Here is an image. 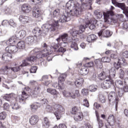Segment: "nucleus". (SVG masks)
I'll use <instances>...</instances> for the list:
<instances>
[{
	"label": "nucleus",
	"mask_w": 128,
	"mask_h": 128,
	"mask_svg": "<svg viewBox=\"0 0 128 128\" xmlns=\"http://www.w3.org/2000/svg\"><path fill=\"white\" fill-rule=\"evenodd\" d=\"M72 8V10H70V12H68V16H80V14H82V11L84 10L80 8V6L78 3L74 4V1L72 0H69L66 4V10H69Z\"/></svg>",
	"instance_id": "obj_1"
},
{
	"label": "nucleus",
	"mask_w": 128,
	"mask_h": 128,
	"mask_svg": "<svg viewBox=\"0 0 128 128\" xmlns=\"http://www.w3.org/2000/svg\"><path fill=\"white\" fill-rule=\"evenodd\" d=\"M52 106H50V105L48 104H47L45 106L46 110L48 112H52L54 108V114L56 116L57 120H60L62 116L64 114V108L62 105L56 104L54 103H53Z\"/></svg>",
	"instance_id": "obj_2"
},
{
	"label": "nucleus",
	"mask_w": 128,
	"mask_h": 128,
	"mask_svg": "<svg viewBox=\"0 0 128 128\" xmlns=\"http://www.w3.org/2000/svg\"><path fill=\"white\" fill-rule=\"evenodd\" d=\"M54 30L55 28L54 26L47 24L44 25V29L38 27L35 28L32 30V32L35 34L34 36H36L37 39L38 36H44L48 34V32H54Z\"/></svg>",
	"instance_id": "obj_3"
},
{
	"label": "nucleus",
	"mask_w": 128,
	"mask_h": 128,
	"mask_svg": "<svg viewBox=\"0 0 128 128\" xmlns=\"http://www.w3.org/2000/svg\"><path fill=\"white\" fill-rule=\"evenodd\" d=\"M29 86H36L32 90L30 87L26 88V90H28L32 98H36L38 94L40 92V87L38 86V82L34 80H31L30 82Z\"/></svg>",
	"instance_id": "obj_4"
},
{
	"label": "nucleus",
	"mask_w": 128,
	"mask_h": 128,
	"mask_svg": "<svg viewBox=\"0 0 128 128\" xmlns=\"http://www.w3.org/2000/svg\"><path fill=\"white\" fill-rule=\"evenodd\" d=\"M72 20V16H70V14H68V12L67 14V16H66L65 14H62L60 15V18L58 20L54 21V22L53 24H50V26H54L55 29L54 30H56V26H60V22L61 24H64V22H70Z\"/></svg>",
	"instance_id": "obj_5"
},
{
	"label": "nucleus",
	"mask_w": 128,
	"mask_h": 128,
	"mask_svg": "<svg viewBox=\"0 0 128 128\" xmlns=\"http://www.w3.org/2000/svg\"><path fill=\"white\" fill-rule=\"evenodd\" d=\"M86 30V27L83 24L80 25L79 28L74 27L70 30V32L72 36H76L82 34Z\"/></svg>",
	"instance_id": "obj_6"
},
{
	"label": "nucleus",
	"mask_w": 128,
	"mask_h": 128,
	"mask_svg": "<svg viewBox=\"0 0 128 128\" xmlns=\"http://www.w3.org/2000/svg\"><path fill=\"white\" fill-rule=\"evenodd\" d=\"M114 84V80L110 77H107L106 80L101 84L100 86L104 90H108L112 88V86Z\"/></svg>",
	"instance_id": "obj_7"
},
{
	"label": "nucleus",
	"mask_w": 128,
	"mask_h": 128,
	"mask_svg": "<svg viewBox=\"0 0 128 128\" xmlns=\"http://www.w3.org/2000/svg\"><path fill=\"white\" fill-rule=\"evenodd\" d=\"M108 100L110 104L112 102V104L116 103V106H118V96L117 94H116V92H111L108 95Z\"/></svg>",
	"instance_id": "obj_8"
},
{
	"label": "nucleus",
	"mask_w": 128,
	"mask_h": 128,
	"mask_svg": "<svg viewBox=\"0 0 128 128\" xmlns=\"http://www.w3.org/2000/svg\"><path fill=\"white\" fill-rule=\"evenodd\" d=\"M68 76V74H62L58 78V82H55L53 84L52 86L54 88H56L58 86V88H62V86L61 84H64V80Z\"/></svg>",
	"instance_id": "obj_9"
},
{
	"label": "nucleus",
	"mask_w": 128,
	"mask_h": 128,
	"mask_svg": "<svg viewBox=\"0 0 128 128\" xmlns=\"http://www.w3.org/2000/svg\"><path fill=\"white\" fill-rule=\"evenodd\" d=\"M36 60V57L35 56L27 57L26 60H24L22 61V64H21V66H30V64H32Z\"/></svg>",
	"instance_id": "obj_10"
},
{
	"label": "nucleus",
	"mask_w": 128,
	"mask_h": 128,
	"mask_svg": "<svg viewBox=\"0 0 128 128\" xmlns=\"http://www.w3.org/2000/svg\"><path fill=\"white\" fill-rule=\"evenodd\" d=\"M28 98V96L26 92L24 91L22 92V94L19 95L16 97V100L20 104H26V100Z\"/></svg>",
	"instance_id": "obj_11"
},
{
	"label": "nucleus",
	"mask_w": 128,
	"mask_h": 128,
	"mask_svg": "<svg viewBox=\"0 0 128 128\" xmlns=\"http://www.w3.org/2000/svg\"><path fill=\"white\" fill-rule=\"evenodd\" d=\"M112 14L110 12H103V16L104 18V22H107V24H112Z\"/></svg>",
	"instance_id": "obj_12"
},
{
	"label": "nucleus",
	"mask_w": 128,
	"mask_h": 128,
	"mask_svg": "<svg viewBox=\"0 0 128 128\" xmlns=\"http://www.w3.org/2000/svg\"><path fill=\"white\" fill-rule=\"evenodd\" d=\"M18 50V47L14 45H12L10 46H8L6 48V51L8 52L9 54H14V52H16Z\"/></svg>",
	"instance_id": "obj_13"
},
{
	"label": "nucleus",
	"mask_w": 128,
	"mask_h": 128,
	"mask_svg": "<svg viewBox=\"0 0 128 128\" xmlns=\"http://www.w3.org/2000/svg\"><path fill=\"white\" fill-rule=\"evenodd\" d=\"M96 20H92L90 21V20H89V21H88L87 24L84 26L85 29L86 28H88H88H90V30H92L96 28Z\"/></svg>",
	"instance_id": "obj_14"
},
{
	"label": "nucleus",
	"mask_w": 128,
	"mask_h": 128,
	"mask_svg": "<svg viewBox=\"0 0 128 128\" xmlns=\"http://www.w3.org/2000/svg\"><path fill=\"white\" fill-rule=\"evenodd\" d=\"M16 95L14 94H6V96H4L3 98L9 102H12V100H16Z\"/></svg>",
	"instance_id": "obj_15"
},
{
	"label": "nucleus",
	"mask_w": 128,
	"mask_h": 128,
	"mask_svg": "<svg viewBox=\"0 0 128 128\" xmlns=\"http://www.w3.org/2000/svg\"><path fill=\"white\" fill-rule=\"evenodd\" d=\"M32 16L34 18H38L40 16V9L38 8V6H34L32 10Z\"/></svg>",
	"instance_id": "obj_16"
},
{
	"label": "nucleus",
	"mask_w": 128,
	"mask_h": 128,
	"mask_svg": "<svg viewBox=\"0 0 128 128\" xmlns=\"http://www.w3.org/2000/svg\"><path fill=\"white\" fill-rule=\"evenodd\" d=\"M98 72V78L100 80H106V74L104 71H102V70H99L97 71Z\"/></svg>",
	"instance_id": "obj_17"
},
{
	"label": "nucleus",
	"mask_w": 128,
	"mask_h": 128,
	"mask_svg": "<svg viewBox=\"0 0 128 128\" xmlns=\"http://www.w3.org/2000/svg\"><path fill=\"white\" fill-rule=\"evenodd\" d=\"M37 40L36 36H28L25 38L24 42L25 44H34V40Z\"/></svg>",
	"instance_id": "obj_18"
},
{
	"label": "nucleus",
	"mask_w": 128,
	"mask_h": 128,
	"mask_svg": "<svg viewBox=\"0 0 128 128\" xmlns=\"http://www.w3.org/2000/svg\"><path fill=\"white\" fill-rule=\"evenodd\" d=\"M114 6H117V8H119L122 10H124L126 8V4L124 3H120L116 1V0H111Z\"/></svg>",
	"instance_id": "obj_19"
},
{
	"label": "nucleus",
	"mask_w": 128,
	"mask_h": 128,
	"mask_svg": "<svg viewBox=\"0 0 128 128\" xmlns=\"http://www.w3.org/2000/svg\"><path fill=\"white\" fill-rule=\"evenodd\" d=\"M26 36V32L24 30H21L18 32H16V36L18 40H22L25 38Z\"/></svg>",
	"instance_id": "obj_20"
},
{
	"label": "nucleus",
	"mask_w": 128,
	"mask_h": 128,
	"mask_svg": "<svg viewBox=\"0 0 128 128\" xmlns=\"http://www.w3.org/2000/svg\"><path fill=\"white\" fill-rule=\"evenodd\" d=\"M68 34L66 33H64L62 35L59 36L58 38L56 39L58 42H68Z\"/></svg>",
	"instance_id": "obj_21"
},
{
	"label": "nucleus",
	"mask_w": 128,
	"mask_h": 128,
	"mask_svg": "<svg viewBox=\"0 0 128 128\" xmlns=\"http://www.w3.org/2000/svg\"><path fill=\"white\" fill-rule=\"evenodd\" d=\"M22 10L25 14H28L32 10V8L28 4H24L22 6Z\"/></svg>",
	"instance_id": "obj_22"
},
{
	"label": "nucleus",
	"mask_w": 128,
	"mask_h": 128,
	"mask_svg": "<svg viewBox=\"0 0 128 128\" xmlns=\"http://www.w3.org/2000/svg\"><path fill=\"white\" fill-rule=\"evenodd\" d=\"M108 122L110 126H114L116 124V117L114 114H110L108 119Z\"/></svg>",
	"instance_id": "obj_23"
},
{
	"label": "nucleus",
	"mask_w": 128,
	"mask_h": 128,
	"mask_svg": "<svg viewBox=\"0 0 128 128\" xmlns=\"http://www.w3.org/2000/svg\"><path fill=\"white\" fill-rule=\"evenodd\" d=\"M12 54L8 52L2 55V60H4V62H10V60L12 59Z\"/></svg>",
	"instance_id": "obj_24"
},
{
	"label": "nucleus",
	"mask_w": 128,
	"mask_h": 128,
	"mask_svg": "<svg viewBox=\"0 0 128 128\" xmlns=\"http://www.w3.org/2000/svg\"><path fill=\"white\" fill-rule=\"evenodd\" d=\"M38 122V117L37 116H32L30 118V123L32 126H34Z\"/></svg>",
	"instance_id": "obj_25"
},
{
	"label": "nucleus",
	"mask_w": 128,
	"mask_h": 128,
	"mask_svg": "<svg viewBox=\"0 0 128 128\" xmlns=\"http://www.w3.org/2000/svg\"><path fill=\"white\" fill-rule=\"evenodd\" d=\"M95 66L97 68V72L102 70V62L100 60H95Z\"/></svg>",
	"instance_id": "obj_26"
},
{
	"label": "nucleus",
	"mask_w": 128,
	"mask_h": 128,
	"mask_svg": "<svg viewBox=\"0 0 128 128\" xmlns=\"http://www.w3.org/2000/svg\"><path fill=\"white\" fill-rule=\"evenodd\" d=\"M116 74V69L114 68H112L109 71L110 76H107V78H114Z\"/></svg>",
	"instance_id": "obj_27"
},
{
	"label": "nucleus",
	"mask_w": 128,
	"mask_h": 128,
	"mask_svg": "<svg viewBox=\"0 0 128 128\" xmlns=\"http://www.w3.org/2000/svg\"><path fill=\"white\" fill-rule=\"evenodd\" d=\"M19 20L20 22L26 24H28V16L20 15L19 17Z\"/></svg>",
	"instance_id": "obj_28"
},
{
	"label": "nucleus",
	"mask_w": 128,
	"mask_h": 128,
	"mask_svg": "<svg viewBox=\"0 0 128 128\" xmlns=\"http://www.w3.org/2000/svg\"><path fill=\"white\" fill-rule=\"evenodd\" d=\"M40 106V103L34 102L30 105V108L32 112H36L38 108Z\"/></svg>",
	"instance_id": "obj_29"
},
{
	"label": "nucleus",
	"mask_w": 128,
	"mask_h": 128,
	"mask_svg": "<svg viewBox=\"0 0 128 128\" xmlns=\"http://www.w3.org/2000/svg\"><path fill=\"white\" fill-rule=\"evenodd\" d=\"M17 48L18 50H24L26 48V42L23 40H20L17 44Z\"/></svg>",
	"instance_id": "obj_30"
},
{
	"label": "nucleus",
	"mask_w": 128,
	"mask_h": 128,
	"mask_svg": "<svg viewBox=\"0 0 128 128\" xmlns=\"http://www.w3.org/2000/svg\"><path fill=\"white\" fill-rule=\"evenodd\" d=\"M96 120L97 122H98V128H101L104 126V120H100V116H98V113L96 112Z\"/></svg>",
	"instance_id": "obj_31"
},
{
	"label": "nucleus",
	"mask_w": 128,
	"mask_h": 128,
	"mask_svg": "<svg viewBox=\"0 0 128 128\" xmlns=\"http://www.w3.org/2000/svg\"><path fill=\"white\" fill-rule=\"evenodd\" d=\"M96 40V36L90 34L88 36L86 40L88 42H94Z\"/></svg>",
	"instance_id": "obj_32"
},
{
	"label": "nucleus",
	"mask_w": 128,
	"mask_h": 128,
	"mask_svg": "<svg viewBox=\"0 0 128 128\" xmlns=\"http://www.w3.org/2000/svg\"><path fill=\"white\" fill-rule=\"evenodd\" d=\"M76 86L78 88V86H82V84H84V78H79L76 80L74 82Z\"/></svg>",
	"instance_id": "obj_33"
},
{
	"label": "nucleus",
	"mask_w": 128,
	"mask_h": 128,
	"mask_svg": "<svg viewBox=\"0 0 128 128\" xmlns=\"http://www.w3.org/2000/svg\"><path fill=\"white\" fill-rule=\"evenodd\" d=\"M43 126H44L46 128H48L50 126V122L48 120V118L45 117L44 118Z\"/></svg>",
	"instance_id": "obj_34"
},
{
	"label": "nucleus",
	"mask_w": 128,
	"mask_h": 128,
	"mask_svg": "<svg viewBox=\"0 0 128 128\" xmlns=\"http://www.w3.org/2000/svg\"><path fill=\"white\" fill-rule=\"evenodd\" d=\"M118 64H119L120 66H128V64L126 61V59L122 58H118Z\"/></svg>",
	"instance_id": "obj_35"
},
{
	"label": "nucleus",
	"mask_w": 128,
	"mask_h": 128,
	"mask_svg": "<svg viewBox=\"0 0 128 128\" xmlns=\"http://www.w3.org/2000/svg\"><path fill=\"white\" fill-rule=\"evenodd\" d=\"M92 0H86V2L81 6L82 8L83 6L84 8V6H86L90 10H92Z\"/></svg>",
	"instance_id": "obj_36"
},
{
	"label": "nucleus",
	"mask_w": 128,
	"mask_h": 128,
	"mask_svg": "<svg viewBox=\"0 0 128 128\" xmlns=\"http://www.w3.org/2000/svg\"><path fill=\"white\" fill-rule=\"evenodd\" d=\"M10 106H11L12 110H20V108H22L18 103L17 102L12 103L10 105Z\"/></svg>",
	"instance_id": "obj_37"
},
{
	"label": "nucleus",
	"mask_w": 128,
	"mask_h": 128,
	"mask_svg": "<svg viewBox=\"0 0 128 128\" xmlns=\"http://www.w3.org/2000/svg\"><path fill=\"white\" fill-rule=\"evenodd\" d=\"M74 120L76 122H80L82 120V114L80 113H78L74 115Z\"/></svg>",
	"instance_id": "obj_38"
},
{
	"label": "nucleus",
	"mask_w": 128,
	"mask_h": 128,
	"mask_svg": "<svg viewBox=\"0 0 128 128\" xmlns=\"http://www.w3.org/2000/svg\"><path fill=\"white\" fill-rule=\"evenodd\" d=\"M80 74L81 76H86L88 74V70L87 68H82L80 70Z\"/></svg>",
	"instance_id": "obj_39"
},
{
	"label": "nucleus",
	"mask_w": 128,
	"mask_h": 128,
	"mask_svg": "<svg viewBox=\"0 0 128 128\" xmlns=\"http://www.w3.org/2000/svg\"><path fill=\"white\" fill-rule=\"evenodd\" d=\"M98 100L102 104H106V96L102 94H99Z\"/></svg>",
	"instance_id": "obj_40"
},
{
	"label": "nucleus",
	"mask_w": 128,
	"mask_h": 128,
	"mask_svg": "<svg viewBox=\"0 0 128 128\" xmlns=\"http://www.w3.org/2000/svg\"><path fill=\"white\" fill-rule=\"evenodd\" d=\"M112 32L109 30H104L102 34V36L104 38H110V36H112Z\"/></svg>",
	"instance_id": "obj_41"
},
{
	"label": "nucleus",
	"mask_w": 128,
	"mask_h": 128,
	"mask_svg": "<svg viewBox=\"0 0 128 128\" xmlns=\"http://www.w3.org/2000/svg\"><path fill=\"white\" fill-rule=\"evenodd\" d=\"M78 96H80V93L78 90H76L75 93L73 92H70V98H78Z\"/></svg>",
	"instance_id": "obj_42"
},
{
	"label": "nucleus",
	"mask_w": 128,
	"mask_h": 128,
	"mask_svg": "<svg viewBox=\"0 0 128 128\" xmlns=\"http://www.w3.org/2000/svg\"><path fill=\"white\" fill-rule=\"evenodd\" d=\"M10 44H14L16 42V36H12L8 40Z\"/></svg>",
	"instance_id": "obj_43"
},
{
	"label": "nucleus",
	"mask_w": 128,
	"mask_h": 128,
	"mask_svg": "<svg viewBox=\"0 0 128 128\" xmlns=\"http://www.w3.org/2000/svg\"><path fill=\"white\" fill-rule=\"evenodd\" d=\"M8 70H10V68L8 66H6L4 68H2L0 70V74H6L8 72Z\"/></svg>",
	"instance_id": "obj_44"
},
{
	"label": "nucleus",
	"mask_w": 128,
	"mask_h": 128,
	"mask_svg": "<svg viewBox=\"0 0 128 128\" xmlns=\"http://www.w3.org/2000/svg\"><path fill=\"white\" fill-rule=\"evenodd\" d=\"M40 54L42 58H44V56H48L50 54V52L46 48H44L40 51Z\"/></svg>",
	"instance_id": "obj_45"
},
{
	"label": "nucleus",
	"mask_w": 128,
	"mask_h": 128,
	"mask_svg": "<svg viewBox=\"0 0 128 128\" xmlns=\"http://www.w3.org/2000/svg\"><path fill=\"white\" fill-rule=\"evenodd\" d=\"M90 18L88 17L87 18H86L85 19L82 18H80L78 20V22H80V24H88V22H90Z\"/></svg>",
	"instance_id": "obj_46"
},
{
	"label": "nucleus",
	"mask_w": 128,
	"mask_h": 128,
	"mask_svg": "<svg viewBox=\"0 0 128 128\" xmlns=\"http://www.w3.org/2000/svg\"><path fill=\"white\" fill-rule=\"evenodd\" d=\"M47 92H49V94H50L53 96H56V94H58V91H56V89H52L50 88L47 89Z\"/></svg>",
	"instance_id": "obj_47"
},
{
	"label": "nucleus",
	"mask_w": 128,
	"mask_h": 128,
	"mask_svg": "<svg viewBox=\"0 0 128 128\" xmlns=\"http://www.w3.org/2000/svg\"><path fill=\"white\" fill-rule=\"evenodd\" d=\"M88 90L91 92H96V90H98V86L96 85H91L89 86Z\"/></svg>",
	"instance_id": "obj_48"
},
{
	"label": "nucleus",
	"mask_w": 128,
	"mask_h": 128,
	"mask_svg": "<svg viewBox=\"0 0 128 128\" xmlns=\"http://www.w3.org/2000/svg\"><path fill=\"white\" fill-rule=\"evenodd\" d=\"M70 47H71V48H72L74 50H78V44H76V42L74 41H73L72 42Z\"/></svg>",
	"instance_id": "obj_49"
},
{
	"label": "nucleus",
	"mask_w": 128,
	"mask_h": 128,
	"mask_svg": "<svg viewBox=\"0 0 128 128\" xmlns=\"http://www.w3.org/2000/svg\"><path fill=\"white\" fill-rule=\"evenodd\" d=\"M94 14H95V16H96L98 20H100V18H102V12H98V10H95L94 12Z\"/></svg>",
	"instance_id": "obj_50"
},
{
	"label": "nucleus",
	"mask_w": 128,
	"mask_h": 128,
	"mask_svg": "<svg viewBox=\"0 0 128 128\" xmlns=\"http://www.w3.org/2000/svg\"><path fill=\"white\" fill-rule=\"evenodd\" d=\"M58 46H60V42H58V44L52 43V47L54 50V52H56V50H58Z\"/></svg>",
	"instance_id": "obj_51"
},
{
	"label": "nucleus",
	"mask_w": 128,
	"mask_h": 128,
	"mask_svg": "<svg viewBox=\"0 0 128 128\" xmlns=\"http://www.w3.org/2000/svg\"><path fill=\"white\" fill-rule=\"evenodd\" d=\"M115 84L116 86H117L118 90V88H122V86H124V84H122V81L120 80H116L115 82Z\"/></svg>",
	"instance_id": "obj_52"
},
{
	"label": "nucleus",
	"mask_w": 128,
	"mask_h": 128,
	"mask_svg": "<svg viewBox=\"0 0 128 128\" xmlns=\"http://www.w3.org/2000/svg\"><path fill=\"white\" fill-rule=\"evenodd\" d=\"M110 58L112 60H116V58H118V54L116 53V52H111V54L110 55Z\"/></svg>",
	"instance_id": "obj_53"
},
{
	"label": "nucleus",
	"mask_w": 128,
	"mask_h": 128,
	"mask_svg": "<svg viewBox=\"0 0 128 128\" xmlns=\"http://www.w3.org/2000/svg\"><path fill=\"white\" fill-rule=\"evenodd\" d=\"M118 70L119 72V78H121V80H122V78H124V71L122 68H120Z\"/></svg>",
	"instance_id": "obj_54"
},
{
	"label": "nucleus",
	"mask_w": 128,
	"mask_h": 128,
	"mask_svg": "<svg viewBox=\"0 0 128 128\" xmlns=\"http://www.w3.org/2000/svg\"><path fill=\"white\" fill-rule=\"evenodd\" d=\"M8 24H9L10 26H12V28H16V23L14 20L13 19H10L8 21Z\"/></svg>",
	"instance_id": "obj_55"
},
{
	"label": "nucleus",
	"mask_w": 128,
	"mask_h": 128,
	"mask_svg": "<svg viewBox=\"0 0 128 128\" xmlns=\"http://www.w3.org/2000/svg\"><path fill=\"white\" fill-rule=\"evenodd\" d=\"M40 102L41 104H42L43 106H46V104H48V101L46 98H40Z\"/></svg>",
	"instance_id": "obj_56"
},
{
	"label": "nucleus",
	"mask_w": 128,
	"mask_h": 128,
	"mask_svg": "<svg viewBox=\"0 0 128 128\" xmlns=\"http://www.w3.org/2000/svg\"><path fill=\"white\" fill-rule=\"evenodd\" d=\"M9 70H12L13 72H20V66H16L14 67H9Z\"/></svg>",
	"instance_id": "obj_57"
},
{
	"label": "nucleus",
	"mask_w": 128,
	"mask_h": 128,
	"mask_svg": "<svg viewBox=\"0 0 128 128\" xmlns=\"http://www.w3.org/2000/svg\"><path fill=\"white\" fill-rule=\"evenodd\" d=\"M101 62H110V58L109 57H103L101 59Z\"/></svg>",
	"instance_id": "obj_58"
},
{
	"label": "nucleus",
	"mask_w": 128,
	"mask_h": 128,
	"mask_svg": "<svg viewBox=\"0 0 128 128\" xmlns=\"http://www.w3.org/2000/svg\"><path fill=\"white\" fill-rule=\"evenodd\" d=\"M36 70H38V67L36 66H31V68L30 70V72L31 74H36Z\"/></svg>",
	"instance_id": "obj_59"
},
{
	"label": "nucleus",
	"mask_w": 128,
	"mask_h": 128,
	"mask_svg": "<svg viewBox=\"0 0 128 128\" xmlns=\"http://www.w3.org/2000/svg\"><path fill=\"white\" fill-rule=\"evenodd\" d=\"M124 90H122V88H120L118 90V96L119 98H122V96H124Z\"/></svg>",
	"instance_id": "obj_60"
},
{
	"label": "nucleus",
	"mask_w": 128,
	"mask_h": 128,
	"mask_svg": "<svg viewBox=\"0 0 128 128\" xmlns=\"http://www.w3.org/2000/svg\"><path fill=\"white\" fill-rule=\"evenodd\" d=\"M114 68H115V70H120V68H120L121 66L119 64L118 62L117 63L114 62Z\"/></svg>",
	"instance_id": "obj_61"
},
{
	"label": "nucleus",
	"mask_w": 128,
	"mask_h": 128,
	"mask_svg": "<svg viewBox=\"0 0 128 128\" xmlns=\"http://www.w3.org/2000/svg\"><path fill=\"white\" fill-rule=\"evenodd\" d=\"M6 118V114L4 112L0 113V120H4Z\"/></svg>",
	"instance_id": "obj_62"
},
{
	"label": "nucleus",
	"mask_w": 128,
	"mask_h": 128,
	"mask_svg": "<svg viewBox=\"0 0 128 128\" xmlns=\"http://www.w3.org/2000/svg\"><path fill=\"white\" fill-rule=\"evenodd\" d=\"M53 15L56 18L60 16V9H56L53 12Z\"/></svg>",
	"instance_id": "obj_63"
},
{
	"label": "nucleus",
	"mask_w": 128,
	"mask_h": 128,
	"mask_svg": "<svg viewBox=\"0 0 128 128\" xmlns=\"http://www.w3.org/2000/svg\"><path fill=\"white\" fill-rule=\"evenodd\" d=\"M71 114H72L75 115L78 114V108L76 106L72 108V110L71 111Z\"/></svg>",
	"instance_id": "obj_64"
}]
</instances>
